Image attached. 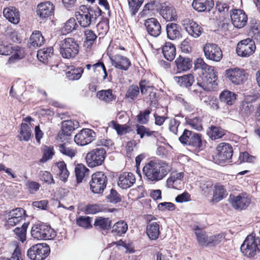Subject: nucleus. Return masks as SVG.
I'll return each mask as SVG.
<instances>
[{"mask_svg": "<svg viewBox=\"0 0 260 260\" xmlns=\"http://www.w3.org/2000/svg\"><path fill=\"white\" fill-rule=\"evenodd\" d=\"M207 134L212 140H216L222 137L225 135V133L221 127L211 125L207 131Z\"/></svg>", "mask_w": 260, "mask_h": 260, "instance_id": "37", "label": "nucleus"}, {"mask_svg": "<svg viewBox=\"0 0 260 260\" xmlns=\"http://www.w3.org/2000/svg\"><path fill=\"white\" fill-rule=\"evenodd\" d=\"M128 9L131 15L133 16L138 12L142 6L143 0H127Z\"/></svg>", "mask_w": 260, "mask_h": 260, "instance_id": "50", "label": "nucleus"}, {"mask_svg": "<svg viewBox=\"0 0 260 260\" xmlns=\"http://www.w3.org/2000/svg\"><path fill=\"white\" fill-rule=\"evenodd\" d=\"M255 49L254 42L252 39L248 38L238 43L236 52L239 56L248 57L255 52Z\"/></svg>", "mask_w": 260, "mask_h": 260, "instance_id": "13", "label": "nucleus"}, {"mask_svg": "<svg viewBox=\"0 0 260 260\" xmlns=\"http://www.w3.org/2000/svg\"><path fill=\"white\" fill-rule=\"evenodd\" d=\"M25 54L24 48L17 45H13L10 55L11 56L8 60V63L12 64L16 62L18 60L23 58Z\"/></svg>", "mask_w": 260, "mask_h": 260, "instance_id": "25", "label": "nucleus"}, {"mask_svg": "<svg viewBox=\"0 0 260 260\" xmlns=\"http://www.w3.org/2000/svg\"><path fill=\"white\" fill-rule=\"evenodd\" d=\"M162 52L165 58L171 61L176 56V47L172 43L166 42L162 46Z\"/></svg>", "mask_w": 260, "mask_h": 260, "instance_id": "31", "label": "nucleus"}, {"mask_svg": "<svg viewBox=\"0 0 260 260\" xmlns=\"http://www.w3.org/2000/svg\"><path fill=\"white\" fill-rule=\"evenodd\" d=\"M229 201L232 206L236 210L246 209L251 203V199L248 194L245 192L238 195L230 194Z\"/></svg>", "mask_w": 260, "mask_h": 260, "instance_id": "12", "label": "nucleus"}, {"mask_svg": "<svg viewBox=\"0 0 260 260\" xmlns=\"http://www.w3.org/2000/svg\"><path fill=\"white\" fill-rule=\"evenodd\" d=\"M139 93V88L137 85L129 86L127 90L125 96L134 100Z\"/></svg>", "mask_w": 260, "mask_h": 260, "instance_id": "59", "label": "nucleus"}, {"mask_svg": "<svg viewBox=\"0 0 260 260\" xmlns=\"http://www.w3.org/2000/svg\"><path fill=\"white\" fill-rule=\"evenodd\" d=\"M226 74L229 80L236 85L244 84L248 76V74L244 69L237 68L227 70Z\"/></svg>", "mask_w": 260, "mask_h": 260, "instance_id": "11", "label": "nucleus"}, {"mask_svg": "<svg viewBox=\"0 0 260 260\" xmlns=\"http://www.w3.org/2000/svg\"><path fill=\"white\" fill-rule=\"evenodd\" d=\"M213 184L210 181H203L201 183L200 188L203 193L207 196L212 188Z\"/></svg>", "mask_w": 260, "mask_h": 260, "instance_id": "63", "label": "nucleus"}, {"mask_svg": "<svg viewBox=\"0 0 260 260\" xmlns=\"http://www.w3.org/2000/svg\"><path fill=\"white\" fill-rule=\"evenodd\" d=\"M187 123L192 128L197 131H201L202 126L200 118L196 117L192 119L188 118L186 120Z\"/></svg>", "mask_w": 260, "mask_h": 260, "instance_id": "57", "label": "nucleus"}, {"mask_svg": "<svg viewBox=\"0 0 260 260\" xmlns=\"http://www.w3.org/2000/svg\"><path fill=\"white\" fill-rule=\"evenodd\" d=\"M231 18L234 26L239 28L244 27L247 22L246 14L240 9H234L231 14Z\"/></svg>", "mask_w": 260, "mask_h": 260, "instance_id": "18", "label": "nucleus"}, {"mask_svg": "<svg viewBox=\"0 0 260 260\" xmlns=\"http://www.w3.org/2000/svg\"><path fill=\"white\" fill-rule=\"evenodd\" d=\"M79 126V122L76 120H68L62 122L61 131L64 135L70 136L71 132Z\"/></svg>", "mask_w": 260, "mask_h": 260, "instance_id": "33", "label": "nucleus"}, {"mask_svg": "<svg viewBox=\"0 0 260 260\" xmlns=\"http://www.w3.org/2000/svg\"><path fill=\"white\" fill-rule=\"evenodd\" d=\"M89 183L93 193H101L107 186V177L103 172H98L92 174Z\"/></svg>", "mask_w": 260, "mask_h": 260, "instance_id": "8", "label": "nucleus"}, {"mask_svg": "<svg viewBox=\"0 0 260 260\" xmlns=\"http://www.w3.org/2000/svg\"><path fill=\"white\" fill-rule=\"evenodd\" d=\"M128 229V225L126 222L120 220L116 222L112 226V233H115L119 236L124 234Z\"/></svg>", "mask_w": 260, "mask_h": 260, "instance_id": "41", "label": "nucleus"}, {"mask_svg": "<svg viewBox=\"0 0 260 260\" xmlns=\"http://www.w3.org/2000/svg\"><path fill=\"white\" fill-rule=\"evenodd\" d=\"M180 27L176 23H170L166 26L167 37L170 40H174L181 37Z\"/></svg>", "mask_w": 260, "mask_h": 260, "instance_id": "28", "label": "nucleus"}, {"mask_svg": "<svg viewBox=\"0 0 260 260\" xmlns=\"http://www.w3.org/2000/svg\"><path fill=\"white\" fill-rule=\"evenodd\" d=\"M173 79L178 85L185 87L191 86L194 81V78L191 74L182 76H174Z\"/></svg>", "mask_w": 260, "mask_h": 260, "instance_id": "34", "label": "nucleus"}, {"mask_svg": "<svg viewBox=\"0 0 260 260\" xmlns=\"http://www.w3.org/2000/svg\"><path fill=\"white\" fill-rule=\"evenodd\" d=\"M228 196V192L224 187L219 184H216L213 190V196L211 202L216 203L221 201Z\"/></svg>", "mask_w": 260, "mask_h": 260, "instance_id": "27", "label": "nucleus"}, {"mask_svg": "<svg viewBox=\"0 0 260 260\" xmlns=\"http://www.w3.org/2000/svg\"><path fill=\"white\" fill-rule=\"evenodd\" d=\"M233 148L226 143H221L216 147V157L220 161L229 160L233 155Z\"/></svg>", "mask_w": 260, "mask_h": 260, "instance_id": "17", "label": "nucleus"}, {"mask_svg": "<svg viewBox=\"0 0 260 260\" xmlns=\"http://www.w3.org/2000/svg\"><path fill=\"white\" fill-rule=\"evenodd\" d=\"M111 222L109 218L98 217L94 220V226L98 230H109L111 227Z\"/></svg>", "mask_w": 260, "mask_h": 260, "instance_id": "35", "label": "nucleus"}, {"mask_svg": "<svg viewBox=\"0 0 260 260\" xmlns=\"http://www.w3.org/2000/svg\"><path fill=\"white\" fill-rule=\"evenodd\" d=\"M56 167L58 169L59 176L61 180L65 182L69 175V172L67 169V166L63 161L58 162Z\"/></svg>", "mask_w": 260, "mask_h": 260, "instance_id": "51", "label": "nucleus"}, {"mask_svg": "<svg viewBox=\"0 0 260 260\" xmlns=\"http://www.w3.org/2000/svg\"><path fill=\"white\" fill-rule=\"evenodd\" d=\"M59 52L64 58H74L79 52V46L71 38H66L59 43Z\"/></svg>", "mask_w": 260, "mask_h": 260, "instance_id": "5", "label": "nucleus"}, {"mask_svg": "<svg viewBox=\"0 0 260 260\" xmlns=\"http://www.w3.org/2000/svg\"><path fill=\"white\" fill-rule=\"evenodd\" d=\"M182 25L187 32L194 38H199L203 31V28L200 25L189 19L183 20Z\"/></svg>", "mask_w": 260, "mask_h": 260, "instance_id": "16", "label": "nucleus"}, {"mask_svg": "<svg viewBox=\"0 0 260 260\" xmlns=\"http://www.w3.org/2000/svg\"><path fill=\"white\" fill-rule=\"evenodd\" d=\"M28 225V222H25L21 228L17 227L14 230V232L22 242L26 240V233Z\"/></svg>", "mask_w": 260, "mask_h": 260, "instance_id": "53", "label": "nucleus"}, {"mask_svg": "<svg viewBox=\"0 0 260 260\" xmlns=\"http://www.w3.org/2000/svg\"><path fill=\"white\" fill-rule=\"evenodd\" d=\"M3 14L6 18L13 24H17L20 21V14L18 10L14 7L4 9Z\"/></svg>", "mask_w": 260, "mask_h": 260, "instance_id": "26", "label": "nucleus"}, {"mask_svg": "<svg viewBox=\"0 0 260 260\" xmlns=\"http://www.w3.org/2000/svg\"><path fill=\"white\" fill-rule=\"evenodd\" d=\"M58 148L59 151L61 154L71 158L74 157L76 154V151L68 144H60Z\"/></svg>", "mask_w": 260, "mask_h": 260, "instance_id": "45", "label": "nucleus"}, {"mask_svg": "<svg viewBox=\"0 0 260 260\" xmlns=\"http://www.w3.org/2000/svg\"><path fill=\"white\" fill-rule=\"evenodd\" d=\"M40 179L45 183L50 184H54V181L52 174L48 171H41L40 173Z\"/></svg>", "mask_w": 260, "mask_h": 260, "instance_id": "58", "label": "nucleus"}, {"mask_svg": "<svg viewBox=\"0 0 260 260\" xmlns=\"http://www.w3.org/2000/svg\"><path fill=\"white\" fill-rule=\"evenodd\" d=\"M243 254L247 257H252L260 252L258 239L253 235L247 236L240 247Z\"/></svg>", "mask_w": 260, "mask_h": 260, "instance_id": "4", "label": "nucleus"}, {"mask_svg": "<svg viewBox=\"0 0 260 260\" xmlns=\"http://www.w3.org/2000/svg\"><path fill=\"white\" fill-rule=\"evenodd\" d=\"M31 235L37 240H50L55 237L56 233L49 225L38 223L32 227Z\"/></svg>", "mask_w": 260, "mask_h": 260, "instance_id": "6", "label": "nucleus"}, {"mask_svg": "<svg viewBox=\"0 0 260 260\" xmlns=\"http://www.w3.org/2000/svg\"><path fill=\"white\" fill-rule=\"evenodd\" d=\"M68 69L69 71L66 72V76L70 80H79L81 77L84 71L82 68H75L73 66Z\"/></svg>", "mask_w": 260, "mask_h": 260, "instance_id": "38", "label": "nucleus"}, {"mask_svg": "<svg viewBox=\"0 0 260 260\" xmlns=\"http://www.w3.org/2000/svg\"><path fill=\"white\" fill-rule=\"evenodd\" d=\"M53 49L52 47H48L39 50L37 53L38 59L43 62H45L49 57L53 54Z\"/></svg>", "mask_w": 260, "mask_h": 260, "instance_id": "49", "label": "nucleus"}, {"mask_svg": "<svg viewBox=\"0 0 260 260\" xmlns=\"http://www.w3.org/2000/svg\"><path fill=\"white\" fill-rule=\"evenodd\" d=\"M101 13V11L99 8H94L82 5L76 13V17L82 27H87L95 24Z\"/></svg>", "mask_w": 260, "mask_h": 260, "instance_id": "3", "label": "nucleus"}, {"mask_svg": "<svg viewBox=\"0 0 260 260\" xmlns=\"http://www.w3.org/2000/svg\"><path fill=\"white\" fill-rule=\"evenodd\" d=\"M236 96L234 92L225 90L221 92L219 99L221 102L228 105H232L236 101Z\"/></svg>", "mask_w": 260, "mask_h": 260, "instance_id": "36", "label": "nucleus"}, {"mask_svg": "<svg viewBox=\"0 0 260 260\" xmlns=\"http://www.w3.org/2000/svg\"><path fill=\"white\" fill-rule=\"evenodd\" d=\"M134 175L129 172H124L119 177L118 185L122 189H127L131 187L135 182Z\"/></svg>", "mask_w": 260, "mask_h": 260, "instance_id": "22", "label": "nucleus"}, {"mask_svg": "<svg viewBox=\"0 0 260 260\" xmlns=\"http://www.w3.org/2000/svg\"><path fill=\"white\" fill-rule=\"evenodd\" d=\"M54 154L53 147L45 146L43 149V155L40 160V162L44 163L51 159Z\"/></svg>", "mask_w": 260, "mask_h": 260, "instance_id": "54", "label": "nucleus"}, {"mask_svg": "<svg viewBox=\"0 0 260 260\" xmlns=\"http://www.w3.org/2000/svg\"><path fill=\"white\" fill-rule=\"evenodd\" d=\"M54 7L50 2L42 3L38 5L37 13L42 18L49 17L54 14Z\"/></svg>", "mask_w": 260, "mask_h": 260, "instance_id": "23", "label": "nucleus"}, {"mask_svg": "<svg viewBox=\"0 0 260 260\" xmlns=\"http://www.w3.org/2000/svg\"><path fill=\"white\" fill-rule=\"evenodd\" d=\"M214 5L213 0H193L192 3L193 8L200 12L210 11Z\"/></svg>", "mask_w": 260, "mask_h": 260, "instance_id": "24", "label": "nucleus"}, {"mask_svg": "<svg viewBox=\"0 0 260 260\" xmlns=\"http://www.w3.org/2000/svg\"><path fill=\"white\" fill-rule=\"evenodd\" d=\"M20 140L27 141L31 136L30 124L22 122L21 125Z\"/></svg>", "mask_w": 260, "mask_h": 260, "instance_id": "46", "label": "nucleus"}, {"mask_svg": "<svg viewBox=\"0 0 260 260\" xmlns=\"http://www.w3.org/2000/svg\"><path fill=\"white\" fill-rule=\"evenodd\" d=\"M25 215V211L21 208H18L10 211L9 217H14L23 219Z\"/></svg>", "mask_w": 260, "mask_h": 260, "instance_id": "61", "label": "nucleus"}, {"mask_svg": "<svg viewBox=\"0 0 260 260\" xmlns=\"http://www.w3.org/2000/svg\"><path fill=\"white\" fill-rule=\"evenodd\" d=\"M44 38L41 32L36 30L30 36L29 43L31 46L38 47L42 46L44 44Z\"/></svg>", "mask_w": 260, "mask_h": 260, "instance_id": "39", "label": "nucleus"}, {"mask_svg": "<svg viewBox=\"0 0 260 260\" xmlns=\"http://www.w3.org/2000/svg\"><path fill=\"white\" fill-rule=\"evenodd\" d=\"M205 57L209 60L218 62L222 58V52L219 47L214 43H207L203 48Z\"/></svg>", "mask_w": 260, "mask_h": 260, "instance_id": "14", "label": "nucleus"}, {"mask_svg": "<svg viewBox=\"0 0 260 260\" xmlns=\"http://www.w3.org/2000/svg\"><path fill=\"white\" fill-rule=\"evenodd\" d=\"M78 27L76 20L71 18L64 24V26L61 28V32L63 34L66 35L76 29Z\"/></svg>", "mask_w": 260, "mask_h": 260, "instance_id": "47", "label": "nucleus"}, {"mask_svg": "<svg viewBox=\"0 0 260 260\" xmlns=\"http://www.w3.org/2000/svg\"><path fill=\"white\" fill-rule=\"evenodd\" d=\"M99 34L105 35L109 29L108 20H104L100 22L96 25Z\"/></svg>", "mask_w": 260, "mask_h": 260, "instance_id": "62", "label": "nucleus"}, {"mask_svg": "<svg viewBox=\"0 0 260 260\" xmlns=\"http://www.w3.org/2000/svg\"><path fill=\"white\" fill-rule=\"evenodd\" d=\"M171 171L170 166L160 160H152L143 167V172L146 179L156 182L164 178Z\"/></svg>", "mask_w": 260, "mask_h": 260, "instance_id": "2", "label": "nucleus"}, {"mask_svg": "<svg viewBox=\"0 0 260 260\" xmlns=\"http://www.w3.org/2000/svg\"><path fill=\"white\" fill-rule=\"evenodd\" d=\"M85 36L84 47L87 49H90L93 45L95 41L96 40L97 36L93 31L90 29H87L85 31Z\"/></svg>", "mask_w": 260, "mask_h": 260, "instance_id": "44", "label": "nucleus"}, {"mask_svg": "<svg viewBox=\"0 0 260 260\" xmlns=\"http://www.w3.org/2000/svg\"><path fill=\"white\" fill-rule=\"evenodd\" d=\"M144 25L148 33L151 36L157 37L161 33V25L155 18H151L145 20Z\"/></svg>", "mask_w": 260, "mask_h": 260, "instance_id": "20", "label": "nucleus"}, {"mask_svg": "<svg viewBox=\"0 0 260 260\" xmlns=\"http://www.w3.org/2000/svg\"><path fill=\"white\" fill-rule=\"evenodd\" d=\"M92 218L89 216H80L76 219V224L80 227L88 229L92 227Z\"/></svg>", "mask_w": 260, "mask_h": 260, "instance_id": "52", "label": "nucleus"}, {"mask_svg": "<svg viewBox=\"0 0 260 260\" xmlns=\"http://www.w3.org/2000/svg\"><path fill=\"white\" fill-rule=\"evenodd\" d=\"M196 69H201L202 75L198 79L197 84L205 91L214 90L217 85L218 76L214 67L209 66L202 58H197L194 62Z\"/></svg>", "mask_w": 260, "mask_h": 260, "instance_id": "1", "label": "nucleus"}, {"mask_svg": "<svg viewBox=\"0 0 260 260\" xmlns=\"http://www.w3.org/2000/svg\"><path fill=\"white\" fill-rule=\"evenodd\" d=\"M160 14L167 21H176L177 19L176 10L170 4H163L160 10Z\"/></svg>", "mask_w": 260, "mask_h": 260, "instance_id": "21", "label": "nucleus"}, {"mask_svg": "<svg viewBox=\"0 0 260 260\" xmlns=\"http://www.w3.org/2000/svg\"><path fill=\"white\" fill-rule=\"evenodd\" d=\"M179 141L182 144L191 146L196 149H201L203 145L201 136L187 129H185L179 137Z\"/></svg>", "mask_w": 260, "mask_h": 260, "instance_id": "7", "label": "nucleus"}, {"mask_svg": "<svg viewBox=\"0 0 260 260\" xmlns=\"http://www.w3.org/2000/svg\"><path fill=\"white\" fill-rule=\"evenodd\" d=\"M184 177L183 172H173L167 180V186L169 188L177 187L178 184H180Z\"/></svg>", "mask_w": 260, "mask_h": 260, "instance_id": "29", "label": "nucleus"}, {"mask_svg": "<svg viewBox=\"0 0 260 260\" xmlns=\"http://www.w3.org/2000/svg\"><path fill=\"white\" fill-rule=\"evenodd\" d=\"M13 45L8 44L6 42L0 41V54L3 55H10Z\"/></svg>", "mask_w": 260, "mask_h": 260, "instance_id": "56", "label": "nucleus"}, {"mask_svg": "<svg viewBox=\"0 0 260 260\" xmlns=\"http://www.w3.org/2000/svg\"><path fill=\"white\" fill-rule=\"evenodd\" d=\"M107 198L109 202L113 203H117L121 201L119 194L113 189H111Z\"/></svg>", "mask_w": 260, "mask_h": 260, "instance_id": "64", "label": "nucleus"}, {"mask_svg": "<svg viewBox=\"0 0 260 260\" xmlns=\"http://www.w3.org/2000/svg\"><path fill=\"white\" fill-rule=\"evenodd\" d=\"M195 230V234L197 236V238L198 243L202 246H207L210 244L211 241L209 240V237L206 236V233L203 230L198 228L197 226Z\"/></svg>", "mask_w": 260, "mask_h": 260, "instance_id": "40", "label": "nucleus"}, {"mask_svg": "<svg viewBox=\"0 0 260 260\" xmlns=\"http://www.w3.org/2000/svg\"><path fill=\"white\" fill-rule=\"evenodd\" d=\"M106 151L103 147L95 148L88 152L86 156L88 166L93 168L101 165L105 159Z\"/></svg>", "mask_w": 260, "mask_h": 260, "instance_id": "9", "label": "nucleus"}, {"mask_svg": "<svg viewBox=\"0 0 260 260\" xmlns=\"http://www.w3.org/2000/svg\"><path fill=\"white\" fill-rule=\"evenodd\" d=\"M110 60L113 66L122 71H127L131 66L129 58L119 54L110 56Z\"/></svg>", "mask_w": 260, "mask_h": 260, "instance_id": "19", "label": "nucleus"}, {"mask_svg": "<svg viewBox=\"0 0 260 260\" xmlns=\"http://www.w3.org/2000/svg\"><path fill=\"white\" fill-rule=\"evenodd\" d=\"M177 69L178 72L186 71L190 69L192 62L188 57L179 56L175 60Z\"/></svg>", "mask_w": 260, "mask_h": 260, "instance_id": "30", "label": "nucleus"}, {"mask_svg": "<svg viewBox=\"0 0 260 260\" xmlns=\"http://www.w3.org/2000/svg\"><path fill=\"white\" fill-rule=\"evenodd\" d=\"M89 170L83 165L76 166L75 172L78 183L81 182L83 178L88 174Z\"/></svg>", "mask_w": 260, "mask_h": 260, "instance_id": "42", "label": "nucleus"}, {"mask_svg": "<svg viewBox=\"0 0 260 260\" xmlns=\"http://www.w3.org/2000/svg\"><path fill=\"white\" fill-rule=\"evenodd\" d=\"M95 138V133L89 128H83L74 137V141L78 145L85 146L90 143Z\"/></svg>", "mask_w": 260, "mask_h": 260, "instance_id": "15", "label": "nucleus"}, {"mask_svg": "<svg viewBox=\"0 0 260 260\" xmlns=\"http://www.w3.org/2000/svg\"><path fill=\"white\" fill-rule=\"evenodd\" d=\"M50 252V248L45 244H38L31 246L27 251V256L32 260H43Z\"/></svg>", "mask_w": 260, "mask_h": 260, "instance_id": "10", "label": "nucleus"}, {"mask_svg": "<svg viewBox=\"0 0 260 260\" xmlns=\"http://www.w3.org/2000/svg\"><path fill=\"white\" fill-rule=\"evenodd\" d=\"M97 96L100 100L106 103L111 102L115 99L111 89L100 91L97 93Z\"/></svg>", "mask_w": 260, "mask_h": 260, "instance_id": "48", "label": "nucleus"}, {"mask_svg": "<svg viewBox=\"0 0 260 260\" xmlns=\"http://www.w3.org/2000/svg\"><path fill=\"white\" fill-rule=\"evenodd\" d=\"M108 126L109 128L115 129L116 131L117 134L119 136L126 134L129 128V126L128 125L126 124H119L114 120L108 123Z\"/></svg>", "mask_w": 260, "mask_h": 260, "instance_id": "43", "label": "nucleus"}, {"mask_svg": "<svg viewBox=\"0 0 260 260\" xmlns=\"http://www.w3.org/2000/svg\"><path fill=\"white\" fill-rule=\"evenodd\" d=\"M253 110L254 107L251 104L243 101L240 107V112L242 114L248 115L253 111Z\"/></svg>", "mask_w": 260, "mask_h": 260, "instance_id": "60", "label": "nucleus"}, {"mask_svg": "<svg viewBox=\"0 0 260 260\" xmlns=\"http://www.w3.org/2000/svg\"><path fill=\"white\" fill-rule=\"evenodd\" d=\"M160 225L156 222H152L148 224L146 228V233L151 240H156L160 234Z\"/></svg>", "mask_w": 260, "mask_h": 260, "instance_id": "32", "label": "nucleus"}, {"mask_svg": "<svg viewBox=\"0 0 260 260\" xmlns=\"http://www.w3.org/2000/svg\"><path fill=\"white\" fill-rule=\"evenodd\" d=\"M151 113L150 109H146L143 111H140L139 114L137 116L138 122L142 124H147L149 119V115Z\"/></svg>", "mask_w": 260, "mask_h": 260, "instance_id": "55", "label": "nucleus"}]
</instances>
